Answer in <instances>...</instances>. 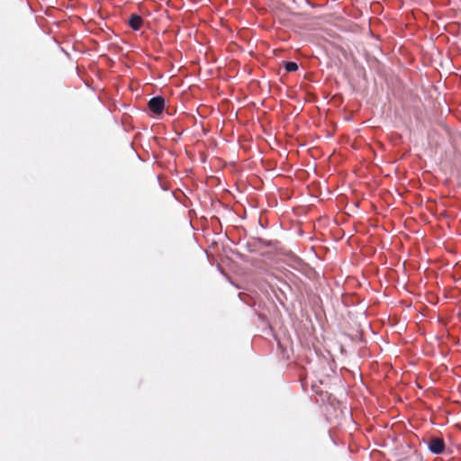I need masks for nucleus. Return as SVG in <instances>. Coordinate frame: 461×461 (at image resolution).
Returning <instances> with one entry per match:
<instances>
[{"label": "nucleus", "mask_w": 461, "mask_h": 461, "mask_svg": "<svg viewBox=\"0 0 461 461\" xmlns=\"http://www.w3.org/2000/svg\"><path fill=\"white\" fill-rule=\"evenodd\" d=\"M164 105L165 100L160 96L153 97L149 102V110L156 114H159L162 113Z\"/></svg>", "instance_id": "f257e3e1"}, {"label": "nucleus", "mask_w": 461, "mask_h": 461, "mask_svg": "<svg viewBox=\"0 0 461 461\" xmlns=\"http://www.w3.org/2000/svg\"><path fill=\"white\" fill-rule=\"evenodd\" d=\"M429 447L431 452L435 454H440L444 450L445 444L442 438H434L430 439L429 443Z\"/></svg>", "instance_id": "f03ea898"}, {"label": "nucleus", "mask_w": 461, "mask_h": 461, "mask_svg": "<svg viewBox=\"0 0 461 461\" xmlns=\"http://www.w3.org/2000/svg\"><path fill=\"white\" fill-rule=\"evenodd\" d=\"M142 24V19L139 15H131L130 19V25L133 30H139Z\"/></svg>", "instance_id": "7ed1b4c3"}, {"label": "nucleus", "mask_w": 461, "mask_h": 461, "mask_svg": "<svg viewBox=\"0 0 461 461\" xmlns=\"http://www.w3.org/2000/svg\"><path fill=\"white\" fill-rule=\"evenodd\" d=\"M285 67L288 72H294L298 69V65L295 62H286Z\"/></svg>", "instance_id": "20e7f679"}]
</instances>
